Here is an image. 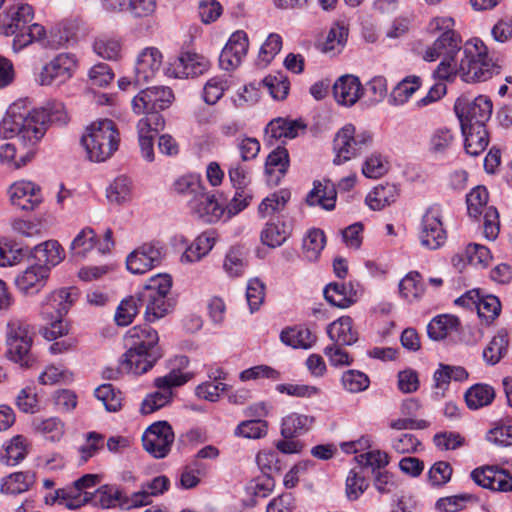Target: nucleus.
Listing matches in <instances>:
<instances>
[{
    "instance_id": "1",
    "label": "nucleus",
    "mask_w": 512,
    "mask_h": 512,
    "mask_svg": "<svg viewBox=\"0 0 512 512\" xmlns=\"http://www.w3.org/2000/svg\"><path fill=\"white\" fill-rule=\"evenodd\" d=\"M454 24L451 17H435L428 25L431 33H439L423 54V59L428 62L442 57L434 71L435 77L451 80L459 76L466 83H478L498 75L501 66L489 55L484 42L474 38L461 46V37L454 31Z\"/></svg>"
},
{
    "instance_id": "2",
    "label": "nucleus",
    "mask_w": 512,
    "mask_h": 512,
    "mask_svg": "<svg viewBox=\"0 0 512 512\" xmlns=\"http://www.w3.org/2000/svg\"><path fill=\"white\" fill-rule=\"evenodd\" d=\"M24 100L15 102L7 116L0 123V134L4 138L16 137L19 145L4 143L0 146V163L13 169H19L30 162L36 153V145L46 132L47 123L58 119L56 114L62 103H47L45 108L24 110Z\"/></svg>"
},
{
    "instance_id": "3",
    "label": "nucleus",
    "mask_w": 512,
    "mask_h": 512,
    "mask_svg": "<svg viewBox=\"0 0 512 512\" xmlns=\"http://www.w3.org/2000/svg\"><path fill=\"white\" fill-rule=\"evenodd\" d=\"M34 18V10L25 2H15L0 13V33L5 36H14L12 48L19 52L34 41H41L46 35L45 28L29 23Z\"/></svg>"
},
{
    "instance_id": "4",
    "label": "nucleus",
    "mask_w": 512,
    "mask_h": 512,
    "mask_svg": "<svg viewBox=\"0 0 512 512\" xmlns=\"http://www.w3.org/2000/svg\"><path fill=\"white\" fill-rule=\"evenodd\" d=\"M81 143L89 160L104 162L118 150L120 133L114 121L99 119L86 127Z\"/></svg>"
},
{
    "instance_id": "5",
    "label": "nucleus",
    "mask_w": 512,
    "mask_h": 512,
    "mask_svg": "<svg viewBox=\"0 0 512 512\" xmlns=\"http://www.w3.org/2000/svg\"><path fill=\"white\" fill-rule=\"evenodd\" d=\"M172 287V278L168 274H159L152 277L149 283L138 292L140 305L146 307L145 318L154 322L172 309V302L167 298Z\"/></svg>"
},
{
    "instance_id": "6",
    "label": "nucleus",
    "mask_w": 512,
    "mask_h": 512,
    "mask_svg": "<svg viewBox=\"0 0 512 512\" xmlns=\"http://www.w3.org/2000/svg\"><path fill=\"white\" fill-rule=\"evenodd\" d=\"M190 378L189 373L175 369L164 376L155 378L154 386L157 390L146 395L141 403L140 412L143 415H148L168 405L173 398L172 389L184 385Z\"/></svg>"
},
{
    "instance_id": "7",
    "label": "nucleus",
    "mask_w": 512,
    "mask_h": 512,
    "mask_svg": "<svg viewBox=\"0 0 512 512\" xmlns=\"http://www.w3.org/2000/svg\"><path fill=\"white\" fill-rule=\"evenodd\" d=\"M8 353L12 361L29 367L34 359L30 353L33 335L30 326L24 321L11 318L7 323Z\"/></svg>"
},
{
    "instance_id": "8",
    "label": "nucleus",
    "mask_w": 512,
    "mask_h": 512,
    "mask_svg": "<svg viewBox=\"0 0 512 512\" xmlns=\"http://www.w3.org/2000/svg\"><path fill=\"white\" fill-rule=\"evenodd\" d=\"M489 194L485 187L477 186L466 197L467 211L470 217L478 219L484 213L483 234L493 241L500 231L499 213L493 206L487 207Z\"/></svg>"
},
{
    "instance_id": "9",
    "label": "nucleus",
    "mask_w": 512,
    "mask_h": 512,
    "mask_svg": "<svg viewBox=\"0 0 512 512\" xmlns=\"http://www.w3.org/2000/svg\"><path fill=\"white\" fill-rule=\"evenodd\" d=\"M447 232L443 224V211L440 204L430 205L424 212L420 229V244L429 250H437L444 246Z\"/></svg>"
},
{
    "instance_id": "10",
    "label": "nucleus",
    "mask_w": 512,
    "mask_h": 512,
    "mask_svg": "<svg viewBox=\"0 0 512 512\" xmlns=\"http://www.w3.org/2000/svg\"><path fill=\"white\" fill-rule=\"evenodd\" d=\"M368 132H356L352 124L345 125L334 138L336 157L334 162L340 164L358 156L371 143Z\"/></svg>"
},
{
    "instance_id": "11",
    "label": "nucleus",
    "mask_w": 512,
    "mask_h": 512,
    "mask_svg": "<svg viewBox=\"0 0 512 512\" xmlns=\"http://www.w3.org/2000/svg\"><path fill=\"white\" fill-rule=\"evenodd\" d=\"M64 290L57 289L51 292L43 302L41 315L46 325L40 330V334L47 340H55L62 337L64 327Z\"/></svg>"
},
{
    "instance_id": "12",
    "label": "nucleus",
    "mask_w": 512,
    "mask_h": 512,
    "mask_svg": "<svg viewBox=\"0 0 512 512\" xmlns=\"http://www.w3.org/2000/svg\"><path fill=\"white\" fill-rule=\"evenodd\" d=\"M175 435L167 421L151 424L142 436L143 448L156 459L165 458L174 443Z\"/></svg>"
},
{
    "instance_id": "13",
    "label": "nucleus",
    "mask_w": 512,
    "mask_h": 512,
    "mask_svg": "<svg viewBox=\"0 0 512 512\" xmlns=\"http://www.w3.org/2000/svg\"><path fill=\"white\" fill-rule=\"evenodd\" d=\"M455 112L460 120L461 127L486 126V122L492 114V102L482 95L473 100L458 99L455 104Z\"/></svg>"
},
{
    "instance_id": "14",
    "label": "nucleus",
    "mask_w": 512,
    "mask_h": 512,
    "mask_svg": "<svg viewBox=\"0 0 512 512\" xmlns=\"http://www.w3.org/2000/svg\"><path fill=\"white\" fill-rule=\"evenodd\" d=\"M164 254V246L160 242L143 243L127 256L126 267L133 274H144L158 266Z\"/></svg>"
},
{
    "instance_id": "15",
    "label": "nucleus",
    "mask_w": 512,
    "mask_h": 512,
    "mask_svg": "<svg viewBox=\"0 0 512 512\" xmlns=\"http://www.w3.org/2000/svg\"><path fill=\"white\" fill-rule=\"evenodd\" d=\"M174 101L173 91L169 87L154 86L141 90L132 100L133 111L140 115L147 112L165 110Z\"/></svg>"
},
{
    "instance_id": "16",
    "label": "nucleus",
    "mask_w": 512,
    "mask_h": 512,
    "mask_svg": "<svg viewBox=\"0 0 512 512\" xmlns=\"http://www.w3.org/2000/svg\"><path fill=\"white\" fill-rule=\"evenodd\" d=\"M9 196L12 205L21 210H34L42 202L41 188L29 180H20L9 188Z\"/></svg>"
},
{
    "instance_id": "17",
    "label": "nucleus",
    "mask_w": 512,
    "mask_h": 512,
    "mask_svg": "<svg viewBox=\"0 0 512 512\" xmlns=\"http://www.w3.org/2000/svg\"><path fill=\"white\" fill-rule=\"evenodd\" d=\"M188 206L191 213L205 223L217 222L225 211L218 203L215 195L207 192L205 187L196 197L189 199Z\"/></svg>"
},
{
    "instance_id": "18",
    "label": "nucleus",
    "mask_w": 512,
    "mask_h": 512,
    "mask_svg": "<svg viewBox=\"0 0 512 512\" xmlns=\"http://www.w3.org/2000/svg\"><path fill=\"white\" fill-rule=\"evenodd\" d=\"M248 46V37L244 31L233 33L220 53V67L226 71L238 67L247 54Z\"/></svg>"
},
{
    "instance_id": "19",
    "label": "nucleus",
    "mask_w": 512,
    "mask_h": 512,
    "mask_svg": "<svg viewBox=\"0 0 512 512\" xmlns=\"http://www.w3.org/2000/svg\"><path fill=\"white\" fill-rule=\"evenodd\" d=\"M472 479L483 488L493 491H512V476L504 469L495 467L477 468L471 473Z\"/></svg>"
},
{
    "instance_id": "20",
    "label": "nucleus",
    "mask_w": 512,
    "mask_h": 512,
    "mask_svg": "<svg viewBox=\"0 0 512 512\" xmlns=\"http://www.w3.org/2000/svg\"><path fill=\"white\" fill-rule=\"evenodd\" d=\"M161 357L160 350L128 348L121 360V368L128 373L141 375L150 370Z\"/></svg>"
},
{
    "instance_id": "21",
    "label": "nucleus",
    "mask_w": 512,
    "mask_h": 512,
    "mask_svg": "<svg viewBox=\"0 0 512 512\" xmlns=\"http://www.w3.org/2000/svg\"><path fill=\"white\" fill-rule=\"evenodd\" d=\"M362 293L358 283H330L324 289L325 299L338 308H348L357 302Z\"/></svg>"
},
{
    "instance_id": "22",
    "label": "nucleus",
    "mask_w": 512,
    "mask_h": 512,
    "mask_svg": "<svg viewBox=\"0 0 512 512\" xmlns=\"http://www.w3.org/2000/svg\"><path fill=\"white\" fill-rule=\"evenodd\" d=\"M210 67L209 60L199 54L186 52L172 64V71L168 73L176 78L197 77L208 71Z\"/></svg>"
},
{
    "instance_id": "23",
    "label": "nucleus",
    "mask_w": 512,
    "mask_h": 512,
    "mask_svg": "<svg viewBox=\"0 0 512 512\" xmlns=\"http://www.w3.org/2000/svg\"><path fill=\"white\" fill-rule=\"evenodd\" d=\"M162 65V54L155 47L145 48L135 65V83L142 85L153 79Z\"/></svg>"
},
{
    "instance_id": "24",
    "label": "nucleus",
    "mask_w": 512,
    "mask_h": 512,
    "mask_svg": "<svg viewBox=\"0 0 512 512\" xmlns=\"http://www.w3.org/2000/svg\"><path fill=\"white\" fill-rule=\"evenodd\" d=\"M169 485L170 481L166 476H157L143 483L141 489L131 495L130 501L122 503V509H131L150 504L152 497L163 494L168 490Z\"/></svg>"
},
{
    "instance_id": "25",
    "label": "nucleus",
    "mask_w": 512,
    "mask_h": 512,
    "mask_svg": "<svg viewBox=\"0 0 512 512\" xmlns=\"http://www.w3.org/2000/svg\"><path fill=\"white\" fill-rule=\"evenodd\" d=\"M48 276V267L42 264L31 265L17 275L15 285L23 294H35L45 286Z\"/></svg>"
},
{
    "instance_id": "26",
    "label": "nucleus",
    "mask_w": 512,
    "mask_h": 512,
    "mask_svg": "<svg viewBox=\"0 0 512 512\" xmlns=\"http://www.w3.org/2000/svg\"><path fill=\"white\" fill-rule=\"evenodd\" d=\"M99 483L97 474H85L74 481L73 486L66 491V508L76 509L85 503H88L94 489Z\"/></svg>"
},
{
    "instance_id": "27",
    "label": "nucleus",
    "mask_w": 512,
    "mask_h": 512,
    "mask_svg": "<svg viewBox=\"0 0 512 512\" xmlns=\"http://www.w3.org/2000/svg\"><path fill=\"white\" fill-rule=\"evenodd\" d=\"M305 128L306 125L300 120L276 118L266 126L265 139L269 145H274L278 140L297 137L299 131Z\"/></svg>"
},
{
    "instance_id": "28",
    "label": "nucleus",
    "mask_w": 512,
    "mask_h": 512,
    "mask_svg": "<svg viewBox=\"0 0 512 512\" xmlns=\"http://www.w3.org/2000/svg\"><path fill=\"white\" fill-rule=\"evenodd\" d=\"M362 94V85L358 77L353 75H343L333 85L335 100L344 106L354 105Z\"/></svg>"
},
{
    "instance_id": "29",
    "label": "nucleus",
    "mask_w": 512,
    "mask_h": 512,
    "mask_svg": "<svg viewBox=\"0 0 512 512\" xmlns=\"http://www.w3.org/2000/svg\"><path fill=\"white\" fill-rule=\"evenodd\" d=\"M337 191L330 180L315 181L313 189L307 194L306 202L310 206L318 205L325 210H332L335 207Z\"/></svg>"
},
{
    "instance_id": "30",
    "label": "nucleus",
    "mask_w": 512,
    "mask_h": 512,
    "mask_svg": "<svg viewBox=\"0 0 512 512\" xmlns=\"http://www.w3.org/2000/svg\"><path fill=\"white\" fill-rule=\"evenodd\" d=\"M129 348L141 350H160L157 347L159 337L156 330L148 325L135 326L128 330L125 337Z\"/></svg>"
},
{
    "instance_id": "31",
    "label": "nucleus",
    "mask_w": 512,
    "mask_h": 512,
    "mask_svg": "<svg viewBox=\"0 0 512 512\" xmlns=\"http://www.w3.org/2000/svg\"><path fill=\"white\" fill-rule=\"evenodd\" d=\"M315 418L310 415L292 412L282 419L281 435L293 439L307 433L313 426Z\"/></svg>"
},
{
    "instance_id": "32",
    "label": "nucleus",
    "mask_w": 512,
    "mask_h": 512,
    "mask_svg": "<svg viewBox=\"0 0 512 512\" xmlns=\"http://www.w3.org/2000/svg\"><path fill=\"white\" fill-rule=\"evenodd\" d=\"M399 197V188L393 183L379 184L366 196L365 202L372 210H382Z\"/></svg>"
},
{
    "instance_id": "33",
    "label": "nucleus",
    "mask_w": 512,
    "mask_h": 512,
    "mask_svg": "<svg viewBox=\"0 0 512 512\" xmlns=\"http://www.w3.org/2000/svg\"><path fill=\"white\" fill-rule=\"evenodd\" d=\"M327 334L333 343L352 345L358 340V334L353 329V321L349 316H342L327 327Z\"/></svg>"
},
{
    "instance_id": "34",
    "label": "nucleus",
    "mask_w": 512,
    "mask_h": 512,
    "mask_svg": "<svg viewBox=\"0 0 512 512\" xmlns=\"http://www.w3.org/2000/svg\"><path fill=\"white\" fill-rule=\"evenodd\" d=\"M464 135V148L467 154L478 156L488 146L489 138L486 126L476 125L472 127H461Z\"/></svg>"
},
{
    "instance_id": "35",
    "label": "nucleus",
    "mask_w": 512,
    "mask_h": 512,
    "mask_svg": "<svg viewBox=\"0 0 512 512\" xmlns=\"http://www.w3.org/2000/svg\"><path fill=\"white\" fill-rule=\"evenodd\" d=\"M460 320L458 317L450 314H443L434 317L427 326V333L430 339L434 341L444 340L453 332H458Z\"/></svg>"
},
{
    "instance_id": "36",
    "label": "nucleus",
    "mask_w": 512,
    "mask_h": 512,
    "mask_svg": "<svg viewBox=\"0 0 512 512\" xmlns=\"http://www.w3.org/2000/svg\"><path fill=\"white\" fill-rule=\"evenodd\" d=\"M36 481L33 471L15 472L1 481L0 491L3 494L18 495L28 491Z\"/></svg>"
},
{
    "instance_id": "37",
    "label": "nucleus",
    "mask_w": 512,
    "mask_h": 512,
    "mask_svg": "<svg viewBox=\"0 0 512 512\" xmlns=\"http://www.w3.org/2000/svg\"><path fill=\"white\" fill-rule=\"evenodd\" d=\"M130 501V498L123 495V492L114 485H103L93 491L89 502L101 508H113L117 505L122 508V503Z\"/></svg>"
},
{
    "instance_id": "38",
    "label": "nucleus",
    "mask_w": 512,
    "mask_h": 512,
    "mask_svg": "<svg viewBox=\"0 0 512 512\" xmlns=\"http://www.w3.org/2000/svg\"><path fill=\"white\" fill-rule=\"evenodd\" d=\"M316 335L302 326L289 327L282 330L280 340L293 348L309 349L316 342Z\"/></svg>"
},
{
    "instance_id": "39",
    "label": "nucleus",
    "mask_w": 512,
    "mask_h": 512,
    "mask_svg": "<svg viewBox=\"0 0 512 512\" xmlns=\"http://www.w3.org/2000/svg\"><path fill=\"white\" fill-rule=\"evenodd\" d=\"M97 244L96 233L92 228L82 229L70 244L71 258L79 261L87 257Z\"/></svg>"
},
{
    "instance_id": "40",
    "label": "nucleus",
    "mask_w": 512,
    "mask_h": 512,
    "mask_svg": "<svg viewBox=\"0 0 512 512\" xmlns=\"http://www.w3.org/2000/svg\"><path fill=\"white\" fill-rule=\"evenodd\" d=\"M290 235V227L281 219L269 221L261 232L264 245L275 248L281 246Z\"/></svg>"
},
{
    "instance_id": "41",
    "label": "nucleus",
    "mask_w": 512,
    "mask_h": 512,
    "mask_svg": "<svg viewBox=\"0 0 512 512\" xmlns=\"http://www.w3.org/2000/svg\"><path fill=\"white\" fill-rule=\"evenodd\" d=\"M509 345V333L506 329H500L483 350V359L489 365L497 364L507 353Z\"/></svg>"
},
{
    "instance_id": "42",
    "label": "nucleus",
    "mask_w": 512,
    "mask_h": 512,
    "mask_svg": "<svg viewBox=\"0 0 512 512\" xmlns=\"http://www.w3.org/2000/svg\"><path fill=\"white\" fill-rule=\"evenodd\" d=\"M28 449V440L22 435H16L4 446L0 453L1 461L6 465H17L26 457Z\"/></svg>"
},
{
    "instance_id": "43",
    "label": "nucleus",
    "mask_w": 512,
    "mask_h": 512,
    "mask_svg": "<svg viewBox=\"0 0 512 512\" xmlns=\"http://www.w3.org/2000/svg\"><path fill=\"white\" fill-rule=\"evenodd\" d=\"M421 87V79L418 76L411 75L400 81L392 90L389 103L393 106H402L406 104L412 95Z\"/></svg>"
},
{
    "instance_id": "44",
    "label": "nucleus",
    "mask_w": 512,
    "mask_h": 512,
    "mask_svg": "<svg viewBox=\"0 0 512 512\" xmlns=\"http://www.w3.org/2000/svg\"><path fill=\"white\" fill-rule=\"evenodd\" d=\"M494 398L495 391L487 384H475L465 393L466 404L472 410L489 405Z\"/></svg>"
},
{
    "instance_id": "45",
    "label": "nucleus",
    "mask_w": 512,
    "mask_h": 512,
    "mask_svg": "<svg viewBox=\"0 0 512 512\" xmlns=\"http://www.w3.org/2000/svg\"><path fill=\"white\" fill-rule=\"evenodd\" d=\"M214 244L215 239L210 233L206 232L199 235L182 254L181 261L186 263L199 261L203 256L209 253Z\"/></svg>"
},
{
    "instance_id": "46",
    "label": "nucleus",
    "mask_w": 512,
    "mask_h": 512,
    "mask_svg": "<svg viewBox=\"0 0 512 512\" xmlns=\"http://www.w3.org/2000/svg\"><path fill=\"white\" fill-rule=\"evenodd\" d=\"M325 242L326 239L322 230H310L303 239L302 249L304 257L310 262L316 261L324 249Z\"/></svg>"
},
{
    "instance_id": "47",
    "label": "nucleus",
    "mask_w": 512,
    "mask_h": 512,
    "mask_svg": "<svg viewBox=\"0 0 512 512\" xmlns=\"http://www.w3.org/2000/svg\"><path fill=\"white\" fill-rule=\"evenodd\" d=\"M401 296L407 301L418 299L424 293V284L420 273L409 272L399 283Z\"/></svg>"
},
{
    "instance_id": "48",
    "label": "nucleus",
    "mask_w": 512,
    "mask_h": 512,
    "mask_svg": "<svg viewBox=\"0 0 512 512\" xmlns=\"http://www.w3.org/2000/svg\"><path fill=\"white\" fill-rule=\"evenodd\" d=\"M247 268V261L243 251L239 248H231L225 255L223 269L230 278L240 277Z\"/></svg>"
},
{
    "instance_id": "49",
    "label": "nucleus",
    "mask_w": 512,
    "mask_h": 512,
    "mask_svg": "<svg viewBox=\"0 0 512 512\" xmlns=\"http://www.w3.org/2000/svg\"><path fill=\"white\" fill-rule=\"evenodd\" d=\"M95 397L101 401L108 412H117L122 407V393L112 384H103L95 389Z\"/></svg>"
},
{
    "instance_id": "50",
    "label": "nucleus",
    "mask_w": 512,
    "mask_h": 512,
    "mask_svg": "<svg viewBox=\"0 0 512 512\" xmlns=\"http://www.w3.org/2000/svg\"><path fill=\"white\" fill-rule=\"evenodd\" d=\"M454 135L446 127L435 129L429 138V150L435 155H444L452 147Z\"/></svg>"
},
{
    "instance_id": "51",
    "label": "nucleus",
    "mask_w": 512,
    "mask_h": 512,
    "mask_svg": "<svg viewBox=\"0 0 512 512\" xmlns=\"http://www.w3.org/2000/svg\"><path fill=\"white\" fill-rule=\"evenodd\" d=\"M141 306L138 300V293L135 296H130L122 300L115 313L117 325L127 326L131 324Z\"/></svg>"
},
{
    "instance_id": "52",
    "label": "nucleus",
    "mask_w": 512,
    "mask_h": 512,
    "mask_svg": "<svg viewBox=\"0 0 512 512\" xmlns=\"http://www.w3.org/2000/svg\"><path fill=\"white\" fill-rule=\"evenodd\" d=\"M63 73L64 58L62 54H58L42 67V70L37 77V82L41 86H50Z\"/></svg>"
},
{
    "instance_id": "53",
    "label": "nucleus",
    "mask_w": 512,
    "mask_h": 512,
    "mask_svg": "<svg viewBox=\"0 0 512 512\" xmlns=\"http://www.w3.org/2000/svg\"><path fill=\"white\" fill-rule=\"evenodd\" d=\"M34 256L43 266H55L61 261L60 244L57 241H46L35 247Z\"/></svg>"
},
{
    "instance_id": "54",
    "label": "nucleus",
    "mask_w": 512,
    "mask_h": 512,
    "mask_svg": "<svg viewBox=\"0 0 512 512\" xmlns=\"http://www.w3.org/2000/svg\"><path fill=\"white\" fill-rule=\"evenodd\" d=\"M478 316L487 323L497 318L501 311V303L494 295H480L478 304L476 305Z\"/></svg>"
},
{
    "instance_id": "55",
    "label": "nucleus",
    "mask_w": 512,
    "mask_h": 512,
    "mask_svg": "<svg viewBox=\"0 0 512 512\" xmlns=\"http://www.w3.org/2000/svg\"><path fill=\"white\" fill-rule=\"evenodd\" d=\"M262 84L267 88L271 96L276 100H283L287 97L290 83L286 76L281 73L277 75H268L262 80Z\"/></svg>"
},
{
    "instance_id": "56",
    "label": "nucleus",
    "mask_w": 512,
    "mask_h": 512,
    "mask_svg": "<svg viewBox=\"0 0 512 512\" xmlns=\"http://www.w3.org/2000/svg\"><path fill=\"white\" fill-rule=\"evenodd\" d=\"M131 181L125 176L117 177L107 189V198L110 202L121 204L130 198Z\"/></svg>"
},
{
    "instance_id": "57",
    "label": "nucleus",
    "mask_w": 512,
    "mask_h": 512,
    "mask_svg": "<svg viewBox=\"0 0 512 512\" xmlns=\"http://www.w3.org/2000/svg\"><path fill=\"white\" fill-rule=\"evenodd\" d=\"M342 385L345 390L350 393H358L366 390L369 387V377L358 370H348L343 373Z\"/></svg>"
},
{
    "instance_id": "58",
    "label": "nucleus",
    "mask_w": 512,
    "mask_h": 512,
    "mask_svg": "<svg viewBox=\"0 0 512 512\" xmlns=\"http://www.w3.org/2000/svg\"><path fill=\"white\" fill-rule=\"evenodd\" d=\"M289 193L286 191H280L273 193L271 196L265 198L258 207V212L262 218L267 217L273 212L282 210L289 200Z\"/></svg>"
},
{
    "instance_id": "59",
    "label": "nucleus",
    "mask_w": 512,
    "mask_h": 512,
    "mask_svg": "<svg viewBox=\"0 0 512 512\" xmlns=\"http://www.w3.org/2000/svg\"><path fill=\"white\" fill-rule=\"evenodd\" d=\"M93 49L97 55L108 60L118 59L121 53L120 42L107 37L98 38L93 44Z\"/></svg>"
},
{
    "instance_id": "60",
    "label": "nucleus",
    "mask_w": 512,
    "mask_h": 512,
    "mask_svg": "<svg viewBox=\"0 0 512 512\" xmlns=\"http://www.w3.org/2000/svg\"><path fill=\"white\" fill-rule=\"evenodd\" d=\"M235 434L248 439H259L267 434V422L263 420H247L241 422Z\"/></svg>"
},
{
    "instance_id": "61",
    "label": "nucleus",
    "mask_w": 512,
    "mask_h": 512,
    "mask_svg": "<svg viewBox=\"0 0 512 512\" xmlns=\"http://www.w3.org/2000/svg\"><path fill=\"white\" fill-rule=\"evenodd\" d=\"M289 166L288 151L284 147H277L274 149L266 159V172L271 174L278 171L284 174Z\"/></svg>"
},
{
    "instance_id": "62",
    "label": "nucleus",
    "mask_w": 512,
    "mask_h": 512,
    "mask_svg": "<svg viewBox=\"0 0 512 512\" xmlns=\"http://www.w3.org/2000/svg\"><path fill=\"white\" fill-rule=\"evenodd\" d=\"M356 461L365 467H371L372 473L381 471L389 464V456L387 453L380 450H373L355 457Z\"/></svg>"
},
{
    "instance_id": "63",
    "label": "nucleus",
    "mask_w": 512,
    "mask_h": 512,
    "mask_svg": "<svg viewBox=\"0 0 512 512\" xmlns=\"http://www.w3.org/2000/svg\"><path fill=\"white\" fill-rule=\"evenodd\" d=\"M389 167L388 162L381 154L373 153L364 162L362 173L367 178H379L387 173Z\"/></svg>"
},
{
    "instance_id": "64",
    "label": "nucleus",
    "mask_w": 512,
    "mask_h": 512,
    "mask_svg": "<svg viewBox=\"0 0 512 512\" xmlns=\"http://www.w3.org/2000/svg\"><path fill=\"white\" fill-rule=\"evenodd\" d=\"M276 390L279 393L298 398H312L320 394V389L307 384L286 383L278 384Z\"/></svg>"
}]
</instances>
